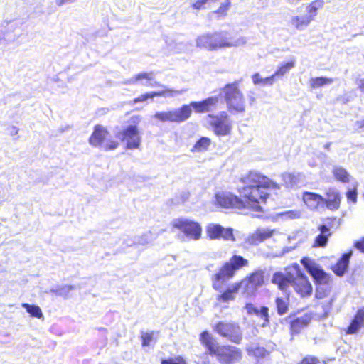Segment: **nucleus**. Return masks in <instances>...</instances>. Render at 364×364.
<instances>
[{"label": "nucleus", "mask_w": 364, "mask_h": 364, "mask_svg": "<svg viewBox=\"0 0 364 364\" xmlns=\"http://www.w3.org/2000/svg\"><path fill=\"white\" fill-rule=\"evenodd\" d=\"M118 146L119 143L117 141L107 137L100 147L105 151H108L114 150L118 147Z\"/></svg>", "instance_id": "42"}, {"label": "nucleus", "mask_w": 364, "mask_h": 364, "mask_svg": "<svg viewBox=\"0 0 364 364\" xmlns=\"http://www.w3.org/2000/svg\"><path fill=\"white\" fill-rule=\"evenodd\" d=\"M161 364H182V358H179L176 360L164 359L161 360Z\"/></svg>", "instance_id": "52"}, {"label": "nucleus", "mask_w": 364, "mask_h": 364, "mask_svg": "<svg viewBox=\"0 0 364 364\" xmlns=\"http://www.w3.org/2000/svg\"><path fill=\"white\" fill-rule=\"evenodd\" d=\"M294 277V275L291 272L278 271L273 274L271 281L280 291L285 292L291 286Z\"/></svg>", "instance_id": "15"}, {"label": "nucleus", "mask_w": 364, "mask_h": 364, "mask_svg": "<svg viewBox=\"0 0 364 364\" xmlns=\"http://www.w3.org/2000/svg\"><path fill=\"white\" fill-rule=\"evenodd\" d=\"M241 288V282H236L231 287L223 291L218 296L217 299L223 302H228L232 301L235 298V295L238 293Z\"/></svg>", "instance_id": "26"}, {"label": "nucleus", "mask_w": 364, "mask_h": 364, "mask_svg": "<svg viewBox=\"0 0 364 364\" xmlns=\"http://www.w3.org/2000/svg\"><path fill=\"white\" fill-rule=\"evenodd\" d=\"M301 199L304 205L311 210H316L323 205V196L319 193L306 191L302 193Z\"/></svg>", "instance_id": "20"}, {"label": "nucleus", "mask_w": 364, "mask_h": 364, "mask_svg": "<svg viewBox=\"0 0 364 364\" xmlns=\"http://www.w3.org/2000/svg\"><path fill=\"white\" fill-rule=\"evenodd\" d=\"M183 235L190 240H198L202 235V227L196 221L183 220Z\"/></svg>", "instance_id": "16"}, {"label": "nucleus", "mask_w": 364, "mask_h": 364, "mask_svg": "<svg viewBox=\"0 0 364 364\" xmlns=\"http://www.w3.org/2000/svg\"><path fill=\"white\" fill-rule=\"evenodd\" d=\"M354 247L364 253V237L354 243Z\"/></svg>", "instance_id": "53"}, {"label": "nucleus", "mask_w": 364, "mask_h": 364, "mask_svg": "<svg viewBox=\"0 0 364 364\" xmlns=\"http://www.w3.org/2000/svg\"><path fill=\"white\" fill-rule=\"evenodd\" d=\"M242 355L240 348L232 345H222L216 357L221 364H235L242 360Z\"/></svg>", "instance_id": "10"}, {"label": "nucleus", "mask_w": 364, "mask_h": 364, "mask_svg": "<svg viewBox=\"0 0 364 364\" xmlns=\"http://www.w3.org/2000/svg\"><path fill=\"white\" fill-rule=\"evenodd\" d=\"M297 364H320L319 359L313 355H306Z\"/></svg>", "instance_id": "47"}, {"label": "nucleus", "mask_w": 364, "mask_h": 364, "mask_svg": "<svg viewBox=\"0 0 364 364\" xmlns=\"http://www.w3.org/2000/svg\"><path fill=\"white\" fill-rule=\"evenodd\" d=\"M277 75H274V73L272 75L265 77L264 79L256 80V77H259V73H255L253 75L252 79H253V82L255 84L262 83V84L272 85L273 82H274V78Z\"/></svg>", "instance_id": "44"}, {"label": "nucleus", "mask_w": 364, "mask_h": 364, "mask_svg": "<svg viewBox=\"0 0 364 364\" xmlns=\"http://www.w3.org/2000/svg\"><path fill=\"white\" fill-rule=\"evenodd\" d=\"M213 330L221 337L236 344L240 343L242 339L240 328L235 322L218 321L214 325Z\"/></svg>", "instance_id": "6"}, {"label": "nucleus", "mask_w": 364, "mask_h": 364, "mask_svg": "<svg viewBox=\"0 0 364 364\" xmlns=\"http://www.w3.org/2000/svg\"><path fill=\"white\" fill-rule=\"evenodd\" d=\"M250 104L252 105L255 102V97L254 96L250 97Z\"/></svg>", "instance_id": "61"}, {"label": "nucleus", "mask_w": 364, "mask_h": 364, "mask_svg": "<svg viewBox=\"0 0 364 364\" xmlns=\"http://www.w3.org/2000/svg\"><path fill=\"white\" fill-rule=\"evenodd\" d=\"M230 6V0H225V2L222 3L220 6L213 11V14H215L218 18H224L227 16Z\"/></svg>", "instance_id": "35"}, {"label": "nucleus", "mask_w": 364, "mask_h": 364, "mask_svg": "<svg viewBox=\"0 0 364 364\" xmlns=\"http://www.w3.org/2000/svg\"><path fill=\"white\" fill-rule=\"evenodd\" d=\"M248 353L257 358H264L269 354V352L264 347L261 346L251 347L248 349Z\"/></svg>", "instance_id": "39"}, {"label": "nucleus", "mask_w": 364, "mask_h": 364, "mask_svg": "<svg viewBox=\"0 0 364 364\" xmlns=\"http://www.w3.org/2000/svg\"><path fill=\"white\" fill-rule=\"evenodd\" d=\"M259 316L263 320L262 326L269 325V309L267 306H263L259 309Z\"/></svg>", "instance_id": "41"}, {"label": "nucleus", "mask_w": 364, "mask_h": 364, "mask_svg": "<svg viewBox=\"0 0 364 364\" xmlns=\"http://www.w3.org/2000/svg\"><path fill=\"white\" fill-rule=\"evenodd\" d=\"M311 319V315L308 313L294 318L289 324V332L291 336H294L299 334L305 328L308 326Z\"/></svg>", "instance_id": "19"}, {"label": "nucleus", "mask_w": 364, "mask_h": 364, "mask_svg": "<svg viewBox=\"0 0 364 364\" xmlns=\"http://www.w3.org/2000/svg\"><path fill=\"white\" fill-rule=\"evenodd\" d=\"M192 109L193 107L191 105V103L188 105H183V120L186 119L191 116Z\"/></svg>", "instance_id": "51"}, {"label": "nucleus", "mask_w": 364, "mask_h": 364, "mask_svg": "<svg viewBox=\"0 0 364 364\" xmlns=\"http://www.w3.org/2000/svg\"><path fill=\"white\" fill-rule=\"evenodd\" d=\"M115 136L126 142V149H136L141 145V139L136 125L127 126L122 131L117 132Z\"/></svg>", "instance_id": "7"}, {"label": "nucleus", "mask_w": 364, "mask_h": 364, "mask_svg": "<svg viewBox=\"0 0 364 364\" xmlns=\"http://www.w3.org/2000/svg\"><path fill=\"white\" fill-rule=\"evenodd\" d=\"M200 46L208 50H216L222 48H229L235 45L227 38L220 33L207 34L199 38Z\"/></svg>", "instance_id": "8"}, {"label": "nucleus", "mask_w": 364, "mask_h": 364, "mask_svg": "<svg viewBox=\"0 0 364 364\" xmlns=\"http://www.w3.org/2000/svg\"><path fill=\"white\" fill-rule=\"evenodd\" d=\"M240 81L225 84L222 88L223 99L230 113H242L245 111V96L239 86Z\"/></svg>", "instance_id": "3"}, {"label": "nucleus", "mask_w": 364, "mask_h": 364, "mask_svg": "<svg viewBox=\"0 0 364 364\" xmlns=\"http://www.w3.org/2000/svg\"><path fill=\"white\" fill-rule=\"evenodd\" d=\"M142 338V346H149L151 341L153 339V333H143L141 335Z\"/></svg>", "instance_id": "49"}, {"label": "nucleus", "mask_w": 364, "mask_h": 364, "mask_svg": "<svg viewBox=\"0 0 364 364\" xmlns=\"http://www.w3.org/2000/svg\"><path fill=\"white\" fill-rule=\"evenodd\" d=\"M272 235V231L257 230L252 235H249L246 240V242L249 245H257L259 243L271 237Z\"/></svg>", "instance_id": "27"}, {"label": "nucleus", "mask_w": 364, "mask_h": 364, "mask_svg": "<svg viewBox=\"0 0 364 364\" xmlns=\"http://www.w3.org/2000/svg\"><path fill=\"white\" fill-rule=\"evenodd\" d=\"M149 242H150V239L149 238L148 235L145 234L143 236H141V237H139L137 241H134L130 244L127 243V245L132 246L133 245H135V244L145 245L148 244Z\"/></svg>", "instance_id": "48"}, {"label": "nucleus", "mask_w": 364, "mask_h": 364, "mask_svg": "<svg viewBox=\"0 0 364 364\" xmlns=\"http://www.w3.org/2000/svg\"><path fill=\"white\" fill-rule=\"evenodd\" d=\"M153 80V73H141L137 74L136 75L134 76L133 77L127 80L123 83L124 85H134L136 84L138 82H140L141 85H153L151 82H149V81H151Z\"/></svg>", "instance_id": "29"}, {"label": "nucleus", "mask_w": 364, "mask_h": 364, "mask_svg": "<svg viewBox=\"0 0 364 364\" xmlns=\"http://www.w3.org/2000/svg\"><path fill=\"white\" fill-rule=\"evenodd\" d=\"M358 127L360 129H364V119L358 122Z\"/></svg>", "instance_id": "60"}, {"label": "nucleus", "mask_w": 364, "mask_h": 364, "mask_svg": "<svg viewBox=\"0 0 364 364\" xmlns=\"http://www.w3.org/2000/svg\"><path fill=\"white\" fill-rule=\"evenodd\" d=\"M249 264L247 259L239 255H232L229 261L225 262L218 272L213 276V288L217 291H222L224 286L223 282L227 279L232 278L236 272L249 267Z\"/></svg>", "instance_id": "2"}, {"label": "nucleus", "mask_w": 364, "mask_h": 364, "mask_svg": "<svg viewBox=\"0 0 364 364\" xmlns=\"http://www.w3.org/2000/svg\"><path fill=\"white\" fill-rule=\"evenodd\" d=\"M183 364H185V363H183Z\"/></svg>", "instance_id": "64"}, {"label": "nucleus", "mask_w": 364, "mask_h": 364, "mask_svg": "<svg viewBox=\"0 0 364 364\" xmlns=\"http://www.w3.org/2000/svg\"><path fill=\"white\" fill-rule=\"evenodd\" d=\"M203 100L208 112H210L218 108V105L219 104V97L218 96H211Z\"/></svg>", "instance_id": "40"}, {"label": "nucleus", "mask_w": 364, "mask_h": 364, "mask_svg": "<svg viewBox=\"0 0 364 364\" xmlns=\"http://www.w3.org/2000/svg\"><path fill=\"white\" fill-rule=\"evenodd\" d=\"M199 341L201 345L208 350L212 356H216L220 346L218 344L214 337L208 331H202L199 335Z\"/></svg>", "instance_id": "17"}, {"label": "nucleus", "mask_w": 364, "mask_h": 364, "mask_svg": "<svg viewBox=\"0 0 364 364\" xmlns=\"http://www.w3.org/2000/svg\"><path fill=\"white\" fill-rule=\"evenodd\" d=\"M295 66V60H291L290 61L282 63L279 66L277 70L274 72V75L277 76H283L286 73H287L290 70H291Z\"/></svg>", "instance_id": "38"}, {"label": "nucleus", "mask_w": 364, "mask_h": 364, "mask_svg": "<svg viewBox=\"0 0 364 364\" xmlns=\"http://www.w3.org/2000/svg\"><path fill=\"white\" fill-rule=\"evenodd\" d=\"M245 309L249 314L259 315V309L251 303L246 304Z\"/></svg>", "instance_id": "50"}, {"label": "nucleus", "mask_w": 364, "mask_h": 364, "mask_svg": "<svg viewBox=\"0 0 364 364\" xmlns=\"http://www.w3.org/2000/svg\"><path fill=\"white\" fill-rule=\"evenodd\" d=\"M75 0H55V4L58 6H62L65 4H70L74 2Z\"/></svg>", "instance_id": "55"}, {"label": "nucleus", "mask_w": 364, "mask_h": 364, "mask_svg": "<svg viewBox=\"0 0 364 364\" xmlns=\"http://www.w3.org/2000/svg\"><path fill=\"white\" fill-rule=\"evenodd\" d=\"M275 305L277 312L279 316L284 315L289 311V296L286 298H283L281 296H277L275 298Z\"/></svg>", "instance_id": "30"}, {"label": "nucleus", "mask_w": 364, "mask_h": 364, "mask_svg": "<svg viewBox=\"0 0 364 364\" xmlns=\"http://www.w3.org/2000/svg\"><path fill=\"white\" fill-rule=\"evenodd\" d=\"M351 256L352 251L350 250L343 254L336 263L331 266V269L336 276L343 277L345 274L348 269Z\"/></svg>", "instance_id": "23"}, {"label": "nucleus", "mask_w": 364, "mask_h": 364, "mask_svg": "<svg viewBox=\"0 0 364 364\" xmlns=\"http://www.w3.org/2000/svg\"><path fill=\"white\" fill-rule=\"evenodd\" d=\"M244 184L238 192L245 205V209L263 213L262 204H266L270 194L269 190L278 188L277 183L267 176L256 172H250L241 178Z\"/></svg>", "instance_id": "1"}, {"label": "nucleus", "mask_w": 364, "mask_h": 364, "mask_svg": "<svg viewBox=\"0 0 364 364\" xmlns=\"http://www.w3.org/2000/svg\"><path fill=\"white\" fill-rule=\"evenodd\" d=\"M141 118L139 116H134L132 117V121L133 123L136 124L140 121Z\"/></svg>", "instance_id": "59"}, {"label": "nucleus", "mask_w": 364, "mask_h": 364, "mask_svg": "<svg viewBox=\"0 0 364 364\" xmlns=\"http://www.w3.org/2000/svg\"><path fill=\"white\" fill-rule=\"evenodd\" d=\"M206 234L210 240H234L231 228H225L219 224H210L206 228Z\"/></svg>", "instance_id": "13"}, {"label": "nucleus", "mask_w": 364, "mask_h": 364, "mask_svg": "<svg viewBox=\"0 0 364 364\" xmlns=\"http://www.w3.org/2000/svg\"><path fill=\"white\" fill-rule=\"evenodd\" d=\"M291 286L295 292L301 298L310 296L313 291V287L309 279L300 272H298L294 276Z\"/></svg>", "instance_id": "12"}, {"label": "nucleus", "mask_w": 364, "mask_h": 364, "mask_svg": "<svg viewBox=\"0 0 364 364\" xmlns=\"http://www.w3.org/2000/svg\"><path fill=\"white\" fill-rule=\"evenodd\" d=\"M211 144V140L207 136H203L200 138L195 145L193 146V150L196 151H206Z\"/></svg>", "instance_id": "36"}, {"label": "nucleus", "mask_w": 364, "mask_h": 364, "mask_svg": "<svg viewBox=\"0 0 364 364\" xmlns=\"http://www.w3.org/2000/svg\"><path fill=\"white\" fill-rule=\"evenodd\" d=\"M323 6V0H314L311 1L307 6L306 10L308 12V16H311L312 20L316 15L317 11L319 9H321Z\"/></svg>", "instance_id": "33"}, {"label": "nucleus", "mask_w": 364, "mask_h": 364, "mask_svg": "<svg viewBox=\"0 0 364 364\" xmlns=\"http://www.w3.org/2000/svg\"><path fill=\"white\" fill-rule=\"evenodd\" d=\"M68 129V127H66L65 130H67ZM65 131V129H62L61 130V132H63Z\"/></svg>", "instance_id": "62"}, {"label": "nucleus", "mask_w": 364, "mask_h": 364, "mask_svg": "<svg viewBox=\"0 0 364 364\" xmlns=\"http://www.w3.org/2000/svg\"><path fill=\"white\" fill-rule=\"evenodd\" d=\"M358 89L364 93V78L360 79L358 81Z\"/></svg>", "instance_id": "56"}, {"label": "nucleus", "mask_w": 364, "mask_h": 364, "mask_svg": "<svg viewBox=\"0 0 364 364\" xmlns=\"http://www.w3.org/2000/svg\"><path fill=\"white\" fill-rule=\"evenodd\" d=\"M346 196L348 203H356L358 196L356 188L348 190L346 193Z\"/></svg>", "instance_id": "46"}, {"label": "nucleus", "mask_w": 364, "mask_h": 364, "mask_svg": "<svg viewBox=\"0 0 364 364\" xmlns=\"http://www.w3.org/2000/svg\"><path fill=\"white\" fill-rule=\"evenodd\" d=\"M18 129L16 127H12L10 133L11 135H16L18 134Z\"/></svg>", "instance_id": "58"}, {"label": "nucleus", "mask_w": 364, "mask_h": 364, "mask_svg": "<svg viewBox=\"0 0 364 364\" xmlns=\"http://www.w3.org/2000/svg\"><path fill=\"white\" fill-rule=\"evenodd\" d=\"M109 135V133L106 128L97 124L94 127V131L89 139V143L93 146L100 147Z\"/></svg>", "instance_id": "22"}, {"label": "nucleus", "mask_w": 364, "mask_h": 364, "mask_svg": "<svg viewBox=\"0 0 364 364\" xmlns=\"http://www.w3.org/2000/svg\"><path fill=\"white\" fill-rule=\"evenodd\" d=\"M191 105L196 113L208 112L204 100L200 102H191Z\"/></svg>", "instance_id": "45"}, {"label": "nucleus", "mask_w": 364, "mask_h": 364, "mask_svg": "<svg viewBox=\"0 0 364 364\" xmlns=\"http://www.w3.org/2000/svg\"><path fill=\"white\" fill-rule=\"evenodd\" d=\"M177 94H179V92L177 90L166 89V90H164L162 91H159V92H152L150 93L143 94V95H140L139 97L135 98L134 100V103L143 102L147 100L148 99H151L154 97H173Z\"/></svg>", "instance_id": "25"}, {"label": "nucleus", "mask_w": 364, "mask_h": 364, "mask_svg": "<svg viewBox=\"0 0 364 364\" xmlns=\"http://www.w3.org/2000/svg\"><path fill=\"white\" fill-rule=\"evenodd\" d=\"M259 79H262L259 76L256 77V80H259Z\"/></svg>", "instance_id": "63"}, {"label": "nucleus", "mask_w": 364, "mask_h": 364, "mask_svg": "<svg viewBox=\"0 0 364 364\" xmlns=\"http://www.w3.org/2000/svg\"><path fill=\"white\" fill-rule=\"evenodd\" d=\"M173 228L182 229V219L178 218L173 221Z\"/></svg>", "instance_id": "54"}, {"label": "nucleus", "mask_w": 364, "mask_h": 364, "mask_svg": "<svg viewBox=\"0 0 364 364\" xmlns=\"http://www.w3.org/2000/svg\"><path fill=\"white\" fill-rule=\"evenodd\" d=\"M333 175L336 180L342 183H348L349 181V174L347 171L342 167L334 168Z\"/></svg>", "instance_id": "34"}, {"label": "nucleus", "mask_w": 364, "mask_h": 364, "mask_svg": "<svg viewBox=\"0 0 364 364\" xmlns=\"http://www.w3.org/2000/svg\"><path fill=\"white\" fill-rule=\"evenodd\" d=\"M364 326V308L359 309L345 330L346 334H354Z\"/></svg>", "instance_id": "24"}, {"label": "nucleus", "mask_w": 364, "mask_h": 364, "mask_svg": "<svg viewBox=\"0 0 364 364\" xmlns=\"http://www.w3.org/2000/svg\"><path fill=\"white\" fill-rule=\"evenodd\" d=\"M323 196L322 205H325L327 209L331 211H336L341 207L342 196L339 191L335 188H329Z\"/></svg>", "instance_id": "14"}, {"label": "nucleus", "mask_w": 364, "mask_h": 364, "mask_svg": "<svg viewBox=\"0 0 364 364\" xmlns=\"http://www.w3.org/2000/svg\"><path fill=\"white\" fill-rule=\"evenodd\" d=\"M46 293H54L56 295L58 296V286L56 287L55 288H51L49 291H46Z\"/></svg>", "instance_id": "57"}, {"label": "nucleus", "mask_w": 364, "mask_h": 364, "mask_svg": "<svg viewBox=\"0 0 364 364\" xmlns=\"http://www.w3.org/2000/svg\"><path fill=\"white\" fill-rule=\"evenodd\" d=\"M333 82V78L326 77H311L309 80V85L311 89H316L324 85H328Z\"/></svg>", "instance_id": "32"}, {"label": "nucleus", "mask_w": 364, "mask_h": 364, "mask_svg": "<svg viewBox=\"0 0 364 364\" xmlns=\"http://www.w3.org/2000/svg\"><path fill=\"white\" fill-rule=\"evenodd\" d=\"M154 117L161 122L180 123L182 122V107L169 111L157 112Z\"/></svg>", "instance_id": "18"}, {"label": "nucleus", "mask_w": 364, "mask_h": 364, "mask_svg": "<svg viewBox=\"0 0 364 364\" xmlns=\"http://www.w3.org/2000/svg\"><path fill=\"white\" fill-rule=\"evenodd\" d=\"M312 21L311 16H296L291 19V23L296 29H302L307 26Z\"/></svg>", "instance_id": "31"}, {"label": "nucleus", "mask_w": 364, "mask_h": 364, "mask_svg": "<svg viewBox=\"0 0 364 364\" xmlns=\"http://www.w3.org/2000/svg\"><path fill=\"white\" fill-rule=\"evenodd\" d=\"M21 23L18 21H11L6 22L5 31L0 29V33L4 34V38L8 43L16 41L21 36V33L16 32L19 30Z\"/></svg>", "instance_id": "21"}, {"label": "nucleus", "mask_w": 364, "mask_h": 364, "mask_svg": "<svg viewBox=\"0 0 364 364\" xmlns=\"http://www.w3.org/2000/svg\"><path fill=\"white\" fill-rule=\"evenodd\" d=\"M22 306L33 317L41 318L43 316L42 311L38 306L23 303L22 304Z\"/></svg>", "instance_id": "37"}, {"label": "nucleus", "mask_w": 364, "mask_h": 364, "mask_svg": "<svg viewBox=\"0 0 364 364\" xmlns=\"http://www.w3.org/2000/svg\"><path fill=\"white\" fill-rule=\"evenodd\" d=\"M318 230L321 231V233L315 238L314 247H323L326 245L328 237L331 235V232L330 228L324 224L319 225Z\"/></svg>", "instance_id": "28"}, {"label": "nucleus", "mask_w": 364, "mask_h": 364, "mask_svg": "<svg viewBox=\"0 0 364 364\" xmlns=\"http://www.w3.org/2000/svg\"><path fill=\"white\" fill-rule=\"evenodd\" d=\"M208 124L213 133L218 136H229L232 133V124L226 112L219 114H208Z\"/></svg>", "instance_id": "4"}, {"label": "nucleus", "mask_w": 364, "mask_h": 364, "mask_svg": "<svg viewBox=\"0 0 364 364\" xmlns=\"http://www.w3.org/2000/svg\"><path fill=\"white\" fill-rule=\"evenodd\" d=\"M301 263L316 284H327L331 282V276L321 267L312 264L308 258H302Z\"/></svg>", "instance_id": "11"}, {"label": "nucleus", "mask_w": 364, "mask_h": 364, "mask_svg": "<svg viewBox=\"0 0 364 364\" xmlns=\"http://www.w3.org/2000/svg\"><path fill=\"white\" fill-rule=\"evenodd\" d=\"M215 204L225 209H232L237 211L245 210L242 199L230 193H218L215 194Z\"/></svg>", "instance_id": "9"}, {"label": "nucleus", "mask_w": 364, "mask_h": 364, "mask_svg": "<svg viewBox=\"0 0 364 364\" xmlns=\"http://www.w3.org/2000/svg\"><path fill=\"white\" fill-rule=\"evenodd\" d=\"M75 286L74 285H63L58 286V296H63L65 299L68 298V294L70 291L74 290Z\"/></svg>", "instance_id": "43"}, {"label": "nucleus", "mask_w": 364, "mask_h": 364, "mask_svg": "<svg viewBox=\"0 0 364 364\" xmlns=\"http://www.w3.org/2000/svg\"><path fill=\"white\" fill-rule=\"evenodd\" d=\"M238 282H241L244 294L247 296H254L258 289L265 284L264 272L256 269Z\"/></svg>", "instance_id": "5"}]
</instances>
